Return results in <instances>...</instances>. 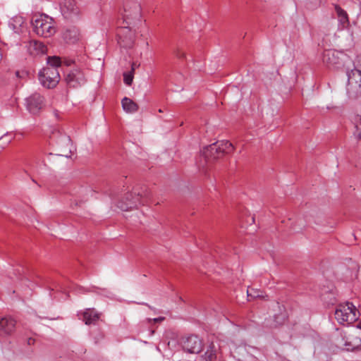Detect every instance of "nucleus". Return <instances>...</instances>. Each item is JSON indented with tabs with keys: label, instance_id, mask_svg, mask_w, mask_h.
<instances>
[{
	"label": "nucleus",
	"instance_id": "dca6fc26",
	"mask_svg": "<svg viewBox=\"0 0 361 361\" xmlns=\"http://www.w3.org/2000/svg\"><path fill=\"white\" fill-rule=\"evenodd\" d=\"M27 51L31 55L44 54L47 52V47L41 42L32 40L27 44Z\"/></svg>",
	"mask_w": 361,
	"mask_h": 361
},
{
	"label": "nucleus",
	"instance_id": "4468645a",
	"mask_svg": "<svg viewBox=\"0 0 361 361\" xmlns=\"http://www.w3.org/2000/svg\"><path fill=\"white\" fill-rule=\"evenodd\" d=\"M138 199L139 197H135L133 193H128L125 197L126 202L120 201L117 207L123 211H128L137 207Z\"/></svg>",
	"mask_w": 361,
	"mask_h": 361
},
{
	"label": "nucleus",
	"instance_id": "6ab92c4d",
	"mask_svg": "<svg viewBox=\"0 0 361 361\" xmlns=\"http://www.w3.org/2000/svg\"><path fill=\"white\" fill-rule=\"evenodd\" d=\"M216 348L213 343H211L203 355H201L200 361H214L216 359Z\"/></svg>",
	"mask_w": 361,
	"mask_h": 361
},
{
	"label": "nucleus",
	"instance_id": "2eb2a0df",
	"mask_svg": "<svg viewBox=\"0 0 361 361\" xmlns=\"http://www.w3.org/2000/svg\"><path fill=\"white\" fill-rule=\"evenodd\" d=\"M100 317V313L94 308H87L82 313V317H80L85 324H94Z\"/></svg>",
	"mask_w": 361,
	"mask_h": 361
},
{
	"label": "nucleus",
	"instance_id": "f257e3e1",
	"mask_svg": "<svg viewBox=\"0 0 361 361\" xmlns=\"http://www.w3.org/2000/svg\"><path fill=\"white\" fill-rule=\"evenodd\" d=\"M123 20L127 24L126 27H122L119 30L118 35L126 34L130 32L128 42L123 45L126 47H130L133 45L135 39V33L132 32L130 27L135 25L137 23L140 21L141 18V7L140 4L135 1H128L124 4V12L123 14Z\"/></svg>",
	"mask_w": 361,
	"mask_h": 361
},
{
	"label": "nucleus",
	"instance_id": "423d86ee",
	"mask_svg": "<svg viewBox=\"0 0 361 361\" xmlns=\"http://www.w3.org/2000/svg\"><path fill=\"white\" fill-rule=\"evenodd\" d=\"M347 93L350 98H356L361 94V71L353 69L347 73Z\"/></svg>",
	"mask_w": 361,
	"mask_h": 361
},
{
	"label": "nucleus",
	"instance_id": "cd10ccee",
	"mask_svg": "<svg viewBox=\"0 0 361 361\" xmlns=\"http://www.w3.org/2000/svg\"><path fill=\"white\" fill-rule=\"evenodd\" d=\"M8 136H9V135L6 134V135H4V136H2L0 139H1V140L6 139V138L7 137H8Z\"/></svg>",
	"mask_w": 361,
	"mask_h": 361
},
{
	"label": "nucleus",
	"instance_id": "f3484780",
	"mask_svg": "<svg viewBox=\"0 0 361 361\" xmlns=\"http://www.w3.org/2000/svg\"><path fill=\"white\" fill-rule=\"evenodd\" d=\"M361 346V338L357 336L349 335L346 338L345 347L346 350L353 351L358 349Z\"/></svg>",
	"mask_w": 361,
	"mask_h": 361
},
{
	"label": "nucleus",
	"instance_id": "9d476101",
	"mask_svg": "<svg viewBox=\"0 0 361 361\" xmlns=\"http://www.w3.org/2000/svg\"><path fill=\"white\" fill-rule=\"evenodd\" d=\"M343 54L334 49L324 51L323 62L329 67L338 68L342 63Z\"/></svg>",
	"mask_w": 361,
	"mask_h": 361
},
{
	"label": "nucleus",
	"instance_id": "20e7f679",
	"mask_svg": "<svg viewBox=\"0 0 361 361\" xmlns=\"http://www.w3.org/2000/svg\"><path fill=\"white\" fill-rule=\"evenodd\" d=\"M359 311L352 303L340 304L335 310V318L343 325H349L357 321Z\"/></svg>",
	"mask_w": 361,
	"mask_h": 361
},
{
	"label": "nucleus",
	"instance_id": "a878e982",
	"mask_svg": "<svg viewBox=\"0 0 361 361\" xmlns=\"http://www.w3.org/2000/svg\"><path fill=\"white\" fill-rule=\"evenodd\" d=\"M165 319V317H157V318H154L153 319H149V321L152 320L154 322H162Z\"/></svg>",
	"mask_w": 361,
	"mask_h": 361
},
{
	"label": "nucleus",
	"instance_id": "6e6552de",
	"mask_svg": "<svg viewBox=\"0 0 361 361\" xmlns=\"http://www.w3.org/2000/svg\"><path fill=\"white\" fill-rule=\"evenodd\" d=\"M27 111L32 114H37L44 106V98L39 93L35 92L25 100Z\"/></svg>",
	"mask_w": 361,
	"mask_h": 361
},
{
	"label": "nucleus",
	"instance_id": "b1692460",
	"mask_svg": "<svg viewBox=\"0 0 361 361\" xmlns=\"http://www.w3.org/2000/svg\"><path fill=\"white\" fill-rule=\"evenodd\" d=\"M47 63L49 67H55L57 69L61 66V59L57 56H49L47 58Z\"/></svg>",
	"mask_w": 361,
	"mask_h": 361
},
{
	"label": "nucleus",
	"instance_id": "7c9ffc66",
	"mask_svg": "<svg viewBox=\"0 0 361 361\" xmlns=\"http://www.w3.org/2000/svg\"><path fill=\"white\" fill-rule=\"evenodd\" d=\"M357 327L361 329V320H360V322L358 324Z\"/></svg>",
	"mask_w": 361,
	"mask_h": 361
},
{
	"label": "nucleus",
	"instance_id": "aec40b11",
	"mask_svg": "<svg viewBox=\"0 0 361 361\" xmlns=\"http://www.w3.org/2000/svg\"><path fill=\"white\" fill-rule=\"evenodd\" d=\"M123 110L127 113H135L138 110V105L132 99L124 97L121 101Z\"/></svg>",
	"mask_w": 361,
	"mask_h": 361
},
{
	"label": "nucleus",
	"instance_id": "393cba45",
	"mask_svg": "<svg viewBox=\"0 0 361 361\" xmlns=\"http://www.w3.org/2000/svg\"><path fill=\"white\" fill-rule=\"evenodd\" d=\"M175 54L178 59H183L185 56V54L179 49L176 51Z\"/></svg>",
	"mask_w": 361,
	"mask_h": 361
},
{
	"label": "nucleus",
	"instance_id": "5701e85b",
	"mask_svg": "<svg viewBox=\"0 0 361 361\" xmlns=\"http://www.w3.org/2000/svg\"><path fill=\"white\" fill-rule=\"evenodd\" d=\"M247 293L249 300L264 297L263 291L258 289L249 288Z\"/></svg>",
	"mask_w": 361,
	"mask_h": 361
},
{
	"label": "nucleus",
	"instance_id": "c756f323",
	"mask_svg": "<svg viewBox=\"0 0 361 361\" xmlns=\"http://www.w3.org/2000/svg\"><path fill=\"white\" fill-rule=\"evenodd\" d=\"M250 219H251L252 223H254L255 222V217L254 216H251Z\"/></svg>",
	"mask_w": 361,
	"mask_h": 361
},
{
	"label": "nucleus",
	"instance_id": "0eeeda50",
	"mask_svg": "<svg viewBox=\"0 0 361 361\" xmlns=\"http://www.w3.org/2000/svg\"><path fill=\"white\" fill-rule=\"evenodd\" d=\"M39 80L42 86L47 88H53L60 80V75L55 67L44 68L39 73Z\"/></svg>",
	"mask_w": 361,
	"mask_h": 361
},
{
	"label": "nucleus",
	"instance_id": "f03ea898",
	"mask_svg": "<svg viewBox=\"0 0 361 361\" xmlns=\"http://www.w3.org/2000/svg\"><path fill=\"white\" fill-rule=\"evenodd\" d=\"M234 151V147L228 140L217 141L205 147L202 150V154L207 161H213L223 157L224 155L231 154Z\"/></svg>",
	"mask_w": 361,
	"mask_h": 361
},
{
	"label": "nucleus",
	"instance_id": "1a4fd4ad",
	"mask_svg": "<svg viewBox=\"0 0 361 361\" xmlns=\"http://www.w3.org/2000/svg\"><path fill=\"white\" fill-rule=\"evenodd\" d=\"M66 83L72 87H78L86 82L84 73L80 68H73L66 76Z\"/></svg>",
	"mask_w": 361,
	"mask_h": 361
},
{
	"label": "nucleus",
	"instance_id": "412c9836",
	"mask_svg": "<svg viewBox=\"0 0 361 361\" xmlns=\"http://www.w3.org/2000/svg\"><path fill=\"white\" fill-rule=\"evenodd\" d=\"M335 10L338 16V21L342 25V27H346L349 24L347 13L338 6H335Z\"/></svg>",
	"mask_w": 361,
	"mask_h": 361
},
{
	"label": "nucleus",
	"instance_id": "f8f14e48",
	"mask_svg": "<svg viewBox=\"0 0 361 361\" xmlns=\"http://www.w3.org/2000/svg\"><path fill=\"white\" fill-rule=\"evenodd\" d=\"M60 9L64 18L72 19L79 14V8L74 0H63L60 4Z\"/></svg>",
	"mask_w": 361,
	"mask_h": 361
},
{
	"label": "nucleus",
	"instance_id": "a211bd4d",
	"mask_svg": "<svg viewBox=\"0 0 361 361\" xmlns=\"http://www.w3.org/2000/svg\"><path fill=\"white\" fill-rule=\"evenodd\" d=\"M25 20L21 16H15L11 19L9 22L10 27L16 33H20L23 31L25 27Z\"/></svg>",
	"mask_w": 361,
	"mask_h": 361
},
{
	"label": "nucleus",
	"instance_id": "9b49d317",
	"mask_svg": "<svg viewBox=\"0 0 361 361\" xmlns=\"http://www.w3.org/2000/svg\"><path fill=\"white\" fill-rule=\"evenodd\" d=\"M16 321L10 316L0 317V338L11 336L16 329Z\"/></svg>",
	"mask_w": 361,
	"mask_h": 361
},
{
	"label": "nucleus",
	"instance_id": "39448f33",
	"mask_svg": "<svg viewBox=\"0 0 361 361\" xmlns=\"http://www.w3.org/2000/svg\"><path fill=\"white\" fill-rule=\"evenodd\" d=\"M50 140L52 144L59 147L60 155L66 157L71 156L74 147L69 136L59 131H55L50 136Z\"/></svg>",
	"mask_w": 361,
	"mask_h": 361
},
{
	"label": "nucleus",
	"instance_id": "ddd939ff",
	"mask_svg": "<svg viewBox=\"0 0 361 361\" xmlns=\"http://www.w3.org/2000/svg\"><path fill=\"white\" fill-rule=\"evenodd\" d=\"M202 341L196 336H190L183 341V348L189 353H199L202 349Z\"/></svg>",
	"mask_w": 361,
	"mask_h": 361
},
{
	"label": "nucleus",
	"instance_id": "c85d7f7f",
	"mask_svg": "<svg viewBox=\"0 0 361 361\" xmlns=\"http://www.w3.org/2000/svg\"><path fill=\"white\" fill-rule=\"evenodd\" d=\"M12 139H13L12 137H9V138L7 140V142H7V143L11 142V141L12 140Z\"/></svg>",
	"mask_w": 361,
	"mask_h": 361
},
{
	"label": "nucleus",
	"instance_id": "bb28decb",
	"mask_svg": "<svg viewBox=\"0 0 361 361\" xmlns=\"http://www.w3.org/2000/svg\"><path fill=\"white\" fill-rule=\"evenodd\" d=\"M358 132V137L361 140V130L357 127Z\"/></svg>",
	"mask_w": 361,
	"mask_h": 361
},
{
	"label": "nucleus",
	"instance_id": "7ed1b4c3",
	"mask_svg": "<svg viewBox=\"0 0 361 361\" xmlns=\"http://www.w3.org/2000/svg\"><path fill=\"white\" fill-rule=\"evenodd\" d=\"M35 32L44 37H49L56 32L55 23L52 18L46 14L35 16L32 20Z\"/></svg>",
	"mask_w": 361,
	"mask_h": 361
},
{
	"label": "nucleus",
	"instance_id": "4be33fe9",
	"mask_svg": "<svg viewBox=\"0 0 361 361\" xmlns=\"http://www.w3.org/2000/svg\"><path fill=\"white\" fill-rule=\"evenodd\" d=\"M135 63H133L132 68L130 72H126L123 73V81L126 85H131L133 80V75L135 71Z\"/></svg>",
	"mask_w": 361,
	"mask_h": 361
}]
</instances>
